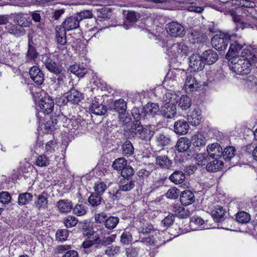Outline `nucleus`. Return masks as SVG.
Here are the masks:
<instances>
[{"label":"nucleus","mask_w":257,"mask_h":257,"mask_svg":"<svg viewBox=\"0 0 257 257\" xmlns=\"http://www.w3.org/2000/svg\"><path fill=\"white\" fill-rule=\"evenodd\" d=\"M255 59V55L251 53L249 49H243L241 52L240 57L229 59V66L237 74L246 75L249 73L252 63Z\"/></svg>","instance_id":"1"},{"label":"nucleus","mask_w":257,"mask_h":257,"mask_svg":"<svg viewBox=\"0 0 257 257\" xmlns=\"http://www.w3.org/2000/svg\"><path fill=\"white\" fill-rule=\"evenodd\" d=\"M130 132L134 133L137 137L144 141H149L154 135L150 125L143 126L140 121H134L131 124Z\"/></svg>","instance_id":"2"},{"label":"nucleus","mask_w":257,"mask_h":257,"mask_svg":"<svg viewBox=\"0 0 257 257\" xmlns=\"http://www.w3.org/2000/svg\"><path fill=\"white\" fill-rule=\"evenodd\" d=\"M236 37V34L231 35L228 33L216 35L212 38L211 43L216 50L223 51L226 49L229 41H233Z\"/></svg>","instance_id":"3"},{"label":"nucleus","mask_w":257,"mask_h":257,"mask_svg":"<svg viewBox=\"0 0 257 257\" xmlns=\"http://www.w3.org/2000/svg\"><path fill=\"white\" fill-rule=\"evenodd\" d=\"M41 96L42 97L40 99L39 106L40 110L36 114L37 117L39 118V123L42 121L40 119V117H42V114L45 113L48 114L51 113L54 108V105L53 100L45 91L41 92Z\"/></svg>","instance_id":"4"},{"label":"nucleus","mask_w":257,"mask_h":257,"mask_svg":"<svg viewBox=\"0 0 257 257\" xmlns=\"http://www.w3.org/2000/svg\"><path fill=\"white\" fill-rule=\"evenodd\" d=\"M240 39V37L237 38L236 37L233 38V41H230L231 42L230 44L228 51L225 56L226 59L229 60V59L240 57L241 52L242 50L247 49L246 48H244L245 44L239 41Z\"/></svg>","instance_id":"5"},{"label":"nucleus","mask_w":257,"mask_h":257,"mask_svg":"<svg viewBox=\"0 0 257 257\" xmlns=\"http://www.w3.org/2000/svg\"><path fill=\"white\" fill-rule=\"evenodd\" d=\"M83 98V94L74 88L71 89L66 94L65 96L60 98L59 103L61 105H65L68 102L73 104H78Z\"/></svg>","instance_id":"6"},{"label":"nucleus","mask_w":257,"mask_h":257,"mask_svg":"<svg viewBox=\"0 0 257 257\" xmlns=\"http://www.w3.org/2000/svg\"><path fill=\"white\" fill-rule=\"evenodd\" d=\"M188 52V47L184 43L174 44L168 49V54L172 56L186 55Z\"/></svg>","instance_id":"7"},{"label":"nucleus","mask_w":257,"mask_h":257,"mask_svg":"<svg viewBox=\"0 0 257 257\" xmlns=\"http://www.w3.org/2000/svg\"><path fill=\"white\" fill-rule=\"evenodd\" d=\"M167 32L174 37H182L185 35L184 27L180 24L172 22L168 24L166 28Z\"/></svg>","instance_id":"8"},{"label":"nucleus","mask_w":257,"mask_h":257,"mask_svg":"<svg viewBox=\"0 0 257 257\" xmlns=\"http://www.w3.org/2000/svg\"><path fill=\"white\" fill-rule=\"evenodd\" d=\"M205 66V63L202 57L198 54L192 55L189 58V67L193 71L202 70Z\"/></svg>","instance_id":"9"},{"label":"nucleus","mask_w":257,"mask_h":257,"mask_svg":"<svg viewBox=\"0 0 257 257\" xmlns=\"http://www.w3.org/2000/svg\"><path fill=\"white\" fill-rule=\"evenodd\" d=\"M135 186V181L132 178H122L118 183V190L113 195V198L117 197V194L120 191L127 192L132 190Z\"/></svg>","instance_id":"10"},{"label":"nucleus","mask_w":257,"mask_h":257,"mask_svg":"<svg viewBox=\"0 0 257 257\" xmlns=\"http://www.w3.org/2000/svg\"><path fill=\"white\" fill-rule=\"evenodd\" d=\"M79 23L77 17L74 15L67 18L60 26L65 31H69L77 29L79 27Z\"/></svg>","instance_id":"11"},{"label":"nucleus","mask_w":257,"mask_h":257,"mask_svg":"<svg viewBox=\"0 0 257 257\" xmlns=\"http://www.w3.org/2000/svg\"><path fill=\"white\" fill-rule=\"evenodd\" d=\"M176 114V106L173 103H166L160 108V114L166 118H172L175 117Z\"/></svg>","instance_id":"12"},{"label":"nucleus","mask_w":257,"mask_h":257,"mask_svg":"<svg viewBox=\"0 0 257 257\" xmlns=\"http://www.w3.org/2000/svg\"><path fill=\"white\" fill-rule=\"evenodd\" d=\"M29 74L31 79L38 85H41L44 81V74L41 70L37 66L32 67L29 70Z\"/></svg>","instance_id":"13"},{"label":"nucleus","mask_w":257,"mask_h":257,"mask_svg":"<svg viewBox=\"0 0 257 257\" xmlns=\"http://www.w3.org/2000/svg\"><path fill=\"white\" fill-rule=\"evenodd\" d=\"M207 155L211 158H220L222 155V148L217 143L208 145Z\"/></svg>","instance_id":"14"},{"label":"nucleus","mask_w":257,"mask_h":257,"mask_svg":"<svg viewBox=\"0 0 257 257\" xmlns=\"http://www.w3.org/2000/svg\"><path fill=\"white\" fill-rule=\"evenodd\" d=\"M57 210L61 213H68L73 209V205L68 199H61L56 204Z\"/></svg>","instance_id":"15"},{"label":"nucleus","mask_w":257,"mask_h":257,"mask_svg":"<svg viewBox=\"0 0 257 257\" xmlns=\"http://www.w3.org/2000/svg\"><path fill=\"white\" fill-rule=\"evenodd\" d=\"M189 128L188 122L184 120H178L174 125V130L175 133L180 135H184L187 133Z\"/></svg>","instance_id":"16"},{"label":"nucleus","mask_w":257,"mask_h":257,"mask_svg":"<svg viewBox=\"0 0 257 257\" xmlns=\"http://www.w3.org/2000/svg\"><path fill=\"white\" fill-rule=\"evenodd\" d=\"M200 86L194 77L191 74L187 75L185 82V87L186 91H194L196 90Z\"/></svg>","instance_id":"17"},{"label":"nucleus","mask_w":257,"mask_h":257,"mask_svg":"<svg viewBox=\"0 0 257 257\" xmlns=\"http://www.w3.org/2000/svg\"><path fill=\"white\" fill-rule=\"evenodd\" d=\"M202 57L205 63L211 65L218 60V56L214 50L208 49L203 53Z\"/></svg>","instance_id":"18"},{"label":"nucleus","mask_w":257,"mask_h":257,"mask_svg":"<svg viewBox=\"0 0 257 257\" xmlns=\"http://www.w3.org/2000/svg\"><path fill=\"white\" fill-rule=\"evenodd\" d=\"M202 115L201 111L199 109L195 108L190 115L187 116V120L188 122L193 126L199 125L202 120Z\"/></svg>","instance_id":"19"},{"label":"nucleus","mask_w":257,"mask_h":257,"mask_svg":"<svg viewBox=\"0 0 257 257\" xmlns=\"http://www.w3.org/2000/svg\"><path fill=\"white\" fill-rule=\"evenodd\" d=\"M44 63L47 69L53 73L61 72L62 66L57 63L49 57H47Z\"/></svg>","instance_id":"20"},{"label":"nucleus","mask_w":257,"mask_h":257,"mask_svg":"<svg viewBox=\"0 0 257 257\" xmlns=\"http://www.w3.org/2000/svg\"><path fill=\"white\" fill-rule=\"evenodd\" d=\"M225 214V209L220 205L214 206L211 211V214L216 222L222 220Z\"/></svg>","instance_id":"21"},{"label":"nucleus","mask_w":257,"mask_h":257,"mask_svg":"<svg viewBox=\"0 0 257 257\" xmlns=\"http://www.w3.org/2000/svg\"><path fill=\"white\" fill-rule=\"evenodd\" d=\"M194 194L188 190L183 191L180 197V202L183 205L185 206L193 203L194 201Z\"/></svg>","instance_id":"22"},{"label":"nucleus","mask_w":257,"mask_h":257,"mask_svg":"<svg viewBox=\"0 0 257 257\" xmlns=\"http://www.w3.org/2000/svg\"><path fill=\"white\" fill-rule=\"evenodd\" d=\"M172 211L176 216L181 218H186L190 215V212L188 209L177 204L173 205Z\"/></svg>","instance_id":"23"},{"label":"nucleus","mask_w":257,"mask_h":257,"mask_svg":"<svg viewBox=\"0 0 257 257\" xmlns=\"http://www.w3.org/2000/svg\"><path fill=\"white\" fill-rule=\"evenodd\" d=\"M56 39L58 45L64 46L66 44V31L62 28L61 26H57L55 28Z\"/></svg>","instance_id":"24"},{"label":"nucleus","mask_w":257,"mask_h":257,"mask_svg":"<svg viewBox=\"0 0 257 257\" xmlns=\"http://www.w3.org/2000/svg\"><path fill=\"white\" fill-rule=\"evenodd\" d=\"M191 145V142L189 139L182 137L178 140L175 147L179 152H184L188 151Z\"/></svg>","instance_id":"25"},{"label":"nucleus","mask_w":257,"mask_h":257,"mask_svg":"<svg viewBox=\"0 0 257 257\" xmlns=\"http://www.w3.org/2000/svg\"><path fill=\"white\" fill-rule=\"evenodd\" d=\"M156 164L163 169H169L172 167V161L165 155H159L156 158Z\"/></svg>","instance_id":"26"},{"label":"nucleus","mask_w":257,"mask_h":257,"mask_svg":"<svg viewBox=\"0 0 257 257\" xmlns=\"http://www.w3.org/2000/svg\"><path fill=\"white\" fill-rule=\"evenodd\" d=\"M48 194L45 192L38 196L35 205L39 210L45 209L48 207Z\"/></svg>","instance_id":"27"},{"label":"nucleus","mask_w":257,"mask_h":257,"mask_svg":"<svg viewBox=\"0 0 257 257\" xmlns=\"http://www.w3.org/2000/svg\"><path fill=\"white\" fill-rule=\"evenodd\" d=\"M214 160L210 161L206 165V168L209 172H217L221 169L223 166V162L220 158H213Z\"/></svg>","instance_id":"28"},{"label":"nucleus","mask_w":257,"mask_h":257,"mask_svg":"<svg viewBox=\"0 0 257 257\" xmlns=\"http://www.w3.org/2000/svg\"><path fill=\"white\" fill-rule=\"evenodd\" d=\"M89 109L92 113L96 115H104L106 112L107 107L96 100H94L92 102Z\"/></svg>","instance_id":"29"},{"label":"nucleus","mask_w":257,"mask_h":257,"mask_svg":"<svg viewBox=\"0 0 257 257\" xmlns=\"http://www.w3.org/2000/svg\"><path fill=\"white\" fill-rule=\"evenodd\" d=\"M14 22L20 27H28L30 26L31 23L28 20L27 15L24 13H18L14 17Z\"/></svg>","instance_id":"30"},{"label":"nucleus","mask_w":257,"mask_h":257,"mask_svg":"<svg viewBox=\"0 0 257 257\" xmlns=\"http://www.w3.org/2000/svg\"><path fill=\"white\" fill-rule=\"evenodd\" d=\"M6 29L8 30L9 33L17 37L23 36L25 33L24 28L18 26L17 24V25L10 24L6 27Z\"/></svg>","instance_id":"31"},{"label":"nucleus","mask_w":257,"mask_h":257,"mask_svg":"<svg viewBox=\"0 0 257 257\" xmlns=\"http://www.w3.org/2000/svg\"><path fill=\"white\" fill-rule=\"evenodd\" d=\"M185 178V175L183 172L175 171L170 176L169 179L175 184H180L184 181Z\"/></svg>","instance_id":"32"},{"label":"nucleus","mask_w":257,"mask_h":257,"mask_svg":"<svg viewBox=\"0 0 257 257\" xmlns=\"http://www.w3.org/2000/svg\"><path fill=\"white\" fill-rule=\"evenodd\" d=\"M190 226L194 227V229L200 228L207 229L208 227L205 226L204 220L199 216H194L191 218L190 221Z\"/></svg>","instance_id":"33"},{"label":"nucleus","mask_w":257,"mask_h":257,"mask_svg":"<svg viewBox=\"0 0 257 257\" xmlns=\"http://www.w3.org/2000/svg\"><path fill=\"white\" fill-rule=\"evenodd\" d=\"M111 107L119 114H123L126 109V103L123 99H119L114 101Z\"/></svg>","instance_id":"34"},{"label":"nucleus","mask_w":257,"mask_h":257,"mask_svg":"<svg viewBox=\"0 0 257 257\" xmlns=\"http://www.w3.org/2000/svg\"><path fill=\"white\" fill-rule=\"evenodd\" d=\"M155 138L157 145L161 147L168 146L171 142L170 137L164 133L158 134Z\"/></svg>","instance_id":"35"},{"label":"nucleus","mask_w":257,"mask_h":257,"mask_svg":"<svg viewBox=\"0 0 257 257\" xmlns=\"http://www.w3.org/2000/svg\"><path fill=\"white\" fill-rule=\"evenodd\" d=\"M144 110L147 114L154 115L160 113V109L157 103H148L144 107Z\"/></svg>","instance_id":"36"},{"label":"nucleus","mask_w":257,"mask_h":257,"mask_svg":"<svg viewBox=\"0 0 257 257\" xmlns=\"http://www.w3.org/2000/svg\"><path fill=\"white\" fill-rule=\"evenodd\" d=\"M71 72L78 77H82L87 72V69L83 65L75 64L70 67Z\"/></svg>","instance_id":"37"},{"label":"nucleus","mask_w":257,"mask_h":257,"mask_svg":"<svg viewBox=\"0 0 257 257\" xmlns=\"http://www.w3.org/2000/svg\"><path fill=\"white\" fill-rule=\"evenodd\" d=\"M178 106L182 110H187L191 105L192 101L191 98L187 95H182L179 101Z\"/></svg>","instance_id":"38"},{"label":"nucleus","mask_w":257,"mask_h":257,"mask_svg":"<svg viewBox=\"0 0 257 257\" xmlns=\"http://www.w3.org/2000/svg\"><path fill=\"white\" fill-rule=\"evenodd\" d=\"M119 221V218L116 216L107 215L104 225L108 229H113L116 227Z\"/></svg>","instance_id":"39"},{"label":"nucleus","mask_w":257,"mask_h":257,"mask_svg":"<svg viewBox=\"0 0 257 257\" xmlns=\"http://www.w3.org/2000/svg\"><path fill=\"white\" fill-rule=\"evenodd\" d=\"M32 39H29L28 49L26 53V61L30 62L37 57L38 53L36 52L35 48L31 44Z\"/></svg>","instance_id":"40"},{"label":"nucleus","mask_w":257,"mask_h":257,"mask_svg":"<svg viewBox=\"0 0 257 257\" xmlns=\"http://www.w3.org/2000/svg\"><path fill=\"white\" fill-rule=\"evenodd\" d=\"M193 144L195 147L200 148L206 145V140L201 134H197L192 138Z\"/></svg>","instance_id":"41"},{"label":"nucleus","mask_w":257,"mask_h":257,"mask_svg":"<svg viewBox=\"0 0 257 257\" xmlns=\"http://www.w3.org/2000/svg\"><path fill=\"white\" fill-rule=\"evenodd\" d=\"M33 195L28 192L21 193L18 197V204L20 205H24L27 204L29 202L32 200Z\"/></svg>","instance_id":"42"},{"label":"nucleus","mask_w":257,"mask_h":257,"mask_svg":"<svg viewBox=\"0 0 257 257\" xmlns=\"http://www.w3.org/2000/svg\"><path fill=\"white\" fill-rule=\"evenodd\" d=\"M120 247L117 245L108 246L104 250V253L108 257H113L119 253Z\"/></svg>","instance_id":"43"},{"label":"nucleus","mask_w":257,"mask_h":257,"mask_svg":"<svg viewBox=\"0 0 257 257\" xmlns=\"http://www.w3.org/2000/svg\"><path fill=\"white\" fill-rule=\"evenodd\" d=\"M78 222V219L73 215H68L63 219V223L67 228L75 226Z\"/></svg>","instance_id":"44"},{"label":"nucleus","mask_w":257,"mask_h":257,"mask_svg":"<svg viewBox=\"0 0 257 257\" xmlns=\"http://www.w3.org/2000/svg\"><path fill=\"white\" fill-rule=\"evenodd\" d=\"M236 219L240 223L245 224L250 221V216L245 211H240L236 214Z\"/></svg>","instance_id":"45"},{"label":"nucleus","mask_w":257,"mask_h":257,"mask_svg":"<svg viewBox=\"0 0 257 257\" xmlns=\"http://www.w3.org/2000/svg\"><path fill=\"white\" fill-rule=\"evenodd\" d=\"M87 208L84 204L77 203L74 207H73V212L77 216H82L87 212Z\"/></svg>","instance_id":"46"},{"label":"nucleus","mask_w":257,"mask_h":257,"mask_svg":"<svg viewBox=\"0 0 257 257\" xmlns=\"http://www.w3.org/2000/svg\"><path fill=\"white\" fill-rule=\"evenodd\" d=\"M236 150L234 147L232 146H229L225 148L224 151L222 152L223 157L224 160H229L234 157L235 155Z\"/></svg>","instance_id":"47"},{"label":"nucleus","mask_w":257,"mask_h":257,"mask_svg":"<svg viewBox=\"0 0 257 257\" xmlns=\"http://www.w3.org/2000/svg\"><path fill=\"white\" fill-rule=\"evenodd\" d=\"M126 161L124 158H119L113 162L112 167L116 170L121 171L126 166Z\"/></svg>","instance_id":"48"},{"label":"nucleus","mask_w":257,"mask_h":257,"mask_svg":"<svg viewBox=\"0 0 257 257\" xmlns=\"http://www.w3.org/2000/svg\"><path fill=\"white\" fill-rule=\"evenodd\" d=\"M235 2H237V6L238 7L253 9L256 6L255 3L251 0H237Z\"/></svg>","instance_id":"49"},{"label":"nucleus","mask_w":257,"mask_h":257,"mask_svg":"<svg viewBox=\"0 0 257 257\" xmlns=\"http://www.w3.org/2000/svg\"><path fill=\"white\" fill-rule=\"evenodd\" d=\"M122 154L125 156H131L134 153V147L130 141H126L122 146Z\"/></svg>","instance_id":"50"},{"label":"nucleus","mask_w":257,"mask_h":257,"mask_svg":"<svg viewBox=\"0 0 257 257\" xmlns=\"http://www.w3.org/2000/svg\"><path fill=\"white\" fill-rule=\"evenodd\" d=\"M50 164L49 158L45 155H39L36 159L35 164L38 167H43L48 166Z\"/></svg>","instance_id":"51"},{"label":"nucleus","mask_w":257,"mask_h":257,"mask_svg":"<svg viewBox=\"0 0 257 257\" xmlns=\"http://www.w3.org/2000/svg\"><path fill=\"white\" fill-rule=\"evenodd\" d=\"M88 201L92 206H98L101 202V195L92 193L88 198Z\"/></svg>","instance_id":"52"},{"label":"nucleus","mask_w":257,"mask_h":257,"mask_svg":"<svg viewBox=\"0 0 257 257\" xmlns=\"http://www.w3.org/2000/svg\"><path fill=\"white\" fill-rule=\"evenodd\" d=\"M196 163L199 166H204L208 161V155L206 153L197 154L195 157Z\"/></svg>","instance_id":"53"},{"label":"nucleus","mask_w":257,"mask_h":257,"mask_svg":"<svg viewBox=\"0 0 257 257\" xmlns=\"http://www.w3.org/2000/svg\"><path fill=\"white\" fill-rule=\"evenodd\" d=\"M68 235L69 232L67 229H59L56 233L57 240L61 242L66 240Z\"/></svg>","instance_id":"54"},{"label":"nucleus","mask_w":257,"mask_h":257,"mask_svg":"<svg viewBox=\"0 0 257 257\" xmlns=\"http://www.w3.org/2000/svg\"><path fill=\"white\" fill-rule=\"evenodd\" d=\"M95 193L101 195L107 188V186L103 182H97L93 187Z\"/></svg>","instance_id":"55"},{"label":"nucleus","mask_w":257,"mask_h":257,"mask_svg":"<svg viewBox=\"0 0 257 257\" xmlns=\"http://www.w3.org/2000/svg\"><path fill=\"white\" fill-rule=\"evenodd\" d=\"M180 194L179 190L176 187H172L167 191L165 195L167 198L171 199H175L178 198Z\"/></svg>","instance_id":"56"},{"label":"nucleus","mask_w":257,"mask_h":257,"mask_svg":"<svg viewBox=\"0 0 257 257\" xmlns=\"http://www.w3.org/2000/svg\"><path fill=\"white\" fill-rule=\"evenodd\" d=\"M134 170L133 168L126 166L123 168L121 172V176L122 178H131L134 174Z\"/></svg>","instance_id":"57"},{"label":"nucleus","mask_w":257,"mask_h":257,"mask_svg":"<svg viewBox=\"0 0 257 257\" xmlns=\"http://www.w3.org/2000/svg\"><path fill=\"white\" fill-rule=\"evenodd\" d=\"M79 22L84 19H89L92 17V12L89 10L82 11L75 14Z\"/></svg>","instance_id":"58"},{"label":"nucleus","mask_w":257,"mask_h":257,"mask_svg":"<svg viewBox=\"0 0 257 257\" xmlns=\"http://www.w3.org/2000/svg\"><path fill=\"white\" fill-rule=\"evenodd\" d=\"M132 235L130 232L124 231L120 236V242L123 244H128L132 241Z\"/></svg>","instance_id":"59"},{"label":"nucleus","mask_w":257,"mask_h":257,"mask_svg":"<svg viewBox=\"0 0 257 257\" xmlns=\"http://www.w3.org/2000/svg\"><path fill=\"white\" fill-rule=\"evenodd\" d=\"M116 238V234H113L110 236L103 237L101 239V244L103 246H108L113 243Z\"/></svg>","instance_id":"60"},{"label":"nucleus","mask_w":257,"mask_h":257,"mask_svg":"<svg viewBox=\"0 0 257 257\" xmlns=\"http://www.w3.org/2000/svg\"><path fill=\"white\" fill-rule=\"evenodd\" d=\"M144 110L143 108H138L136 107H134L132 110V114L134 118L135 119V121H140V120L141 119V118L143 117V110Z\"/></svg>","instance_id":"61"},{"label":"nucleus","mask_w":257,"mask_h":257,"mask_svg":"<svg viewBox=\"0 0 257 257\" xmlns=\"http://www.w3.org/2000/svg\"><path fill=\"white\" fill-rule=\"evenodd\" d=\"M65 71L64 69L62 68L61 72L55 73L56 74V77H55V82L59 85L64 83V80L66 78Z\"/></svg>","instance_id":"62"},{"label":"nucleus","mask_w":257,"mask_h":257,"mask_svg":"<svg viewBox=\"0 0 257 257\" xmlns=\"http://www.w3.org/2000/svg\"><path fill=\"white\" fill-rule=\"evenodd\" d=\"M107 215L104 212L98 213L95 215L94 219L97 223H103L104 224Z\"/></svg>","instance_id":"63"},{"label":"nucleus","mask_w":257,"mask_h":257,"mask_svg":"<svg viewBox=\"0 0 257 257\" xmlns=\"http://www.w3.org/2000/svg\"><path fill=\"white\" fill-rule=\"evenodd\" d=\"M11 200L10 194L7 192H2L0 193V202L3 204H8Z\"/></svg>","instance_id":"64"}]
</instances>
